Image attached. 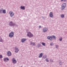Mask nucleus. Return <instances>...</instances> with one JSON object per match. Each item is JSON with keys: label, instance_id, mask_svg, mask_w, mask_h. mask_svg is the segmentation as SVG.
<instances>
[{"label": "nucleus", "instance_id": "obj_4", "mask_svg": "<svg viewBox=\"0 0 67 67\" xmlns=\"http://www.w3.org/2000/svg\"><path fill=\"white\" fill-rule=\"evenodd\" d=\"M9 26H14L15 25V24L13 23V22H12V21H10V22L9 23Z\"/></svg>", "mask_w": 67, "mask_h": 67}, {"label": "nucleus", "instance_id": "obj_18", "mask_svg": "<svg viewBox=\"0 0 67 67\" xmlns=\"http://www.w3.org/2000/svg\"><path fill=\"white\" fill-rule=\"evenodd\" d=\"M46 57H47L45 55H44L43 57V58H44V59H45V58H46Z\"/></svg>", "mask_w": 67, "mask_h": 67}, {"label": "nucleus", "instance_id": "obj_23", "mask_svg": "<svg viewBox=\"0 0 67 67\" xmlns=\"http://www.w3.org/2000/svg\"><path fill=\"white\" fill-rule=\"evenodd\" d=\"M53 38H54V39H55V38H56L55 37V36H53Z\"/></svg>", "mask_w": 67, "mask_h": 67}, {"label": "nucleus", "instance_id": "obj_1", "mask_svg": "<svg viewBox=\"0 0 67 67\" xmlns=\"http://www.w3.org/2000/svg\"><path fill=\"white\" fill-rule=\"evenodd\" d=\"M27 36H29L30 38H31V37H33V35L30 32H27Z\"/></svg>", "mask_w": 67, "mask_h": 67}, {"label": "nucleus", "instance_id": "obj_3", "mask_svg": "<svg viewBox=\"0 0 67 67\" xmlns=\"http://www.w3.org/2000/svg\"><path fill=\"white\" fill-rule=\"evenodd\" d=\"M15 52H16V53L18 52L19 51V50L18 49V48L17 47H15Z\"/></svg>", "mask_w": 67, "mask_h": 67}, {"label": "nucleus", "instance_id": "obj_2", "mask_svg": "<svg viewBox=\"0 0 67 67\" xmlns=\"http://www.w3.org/2000/svg\"><path fill=\"white\" fill-rule=\"evenodd\" d=\"M66 6V3H64L62 5V9L63 10L64 8H65Z\"/></svg>", "mask_w": 67, "mask_h": 67}, {"label": "nucleus", "instance_id": "obj_26", "mask_svg": "<svg viewBox=\"0 0 67 67\" xmlns=\"http://www.w3.org/2000/svg\"><path fill=\"white\" fill-rule=\"evenodd\" d=\"M50 61L51 62H53V61L52 60H51V59L50 60Z\"/></svg>", "mask_w": 67, "mask_h": 67}, {"label": "nucleus", "instance_id": "obj_25", "mask_svg": "<svg viewBox=\"0 0 67 67\" xmlns=\"http://www.w3.org/2000/svg\"><path fill=\"white\" fill-rule=\"evenodd\" d=\"M7 60V58H5V59H4V61H6Z\"/></svg>", "mask_w": 67, "mask_h": 67}, {"label": "nucleus", "instance_id": "obj_10", "mask_svg": "<svg viewBox=\"0 0 67 67\" xmlns=\"http://www.w3.org/2000/svg\"><path fill=\"white\" fill-rule=\"evenodd\" d=\"M2 11H3V13H6V11L5 10H0V13H1Z\"/></svg>", "mask_w": 67, "mask_h": 67}, {"label": "nucleus", "instance_id": "obj_6", "mask_svg": "<svg viewBox=\"0 0 67 67\" xmlns=\"http://www.w3.org/2000/svg\"><path fill=\"white\" fill-rule=\"evenodd\" d=\"M7 54L8 56H10L11 55L12 53L10 51H9L7 53Z\"/></svg>", "mask_w": 67, "mask_h": 67}, {"label": "nucleus", "instance_id": "obj_15", "mask_svg": "<svg viewBox=\"0 0 67 67\" xmlns=\"http://www.w3.org/2000/svg\"><path fill=\"white\" fill-rule=\"evenodd\" d=\"M50 17H53V13H52V12H51L50 13Z\"/></svg>", "mask_w": 67, "mask_h": 67}, {"label": "nucleus", "instance_id": "obj_8", "mask_svg": "<svg viewBox=\"0 0 67 67\" xmlns=\"http://www.w3.org/2000/svg\"><path fill=\"white\" fill-rule=\"evenodd\" d=\"M48 30V28H45L43 29V31L44 32H46V31Z\"/></svg>", "mask_w": 67, "mask_h": 67}, {"label": "nucleus", "instance_id": "obj_29", "mask_svg": "<svg viewBox=\"0 0 67 67\" xmlns=\"http://www.w3.org/2000/svg\"><path fill=\"white\" fill-rule=\"evenodd\" d=\"M58 47L59 46H56V48H58Z\"/></svg>", "mask_w": 67, "mask_h": 67}, {"label": "nucleus", "instance_id": "obj_19", "mask_svg": "<svg viewBox=\"0 0 67 67\" xmlns=\"http://www.w3.org/2000/svg\"><path fill=\"white\" fill-rule=\"evenodd\" d=\"M33 44V46H35V43H31V44Z\"/></svg>", "mask_w": 67, "mask_h": 67}, {"label": "nucleus", "instance_id": "obj_22", "mask_svg": "<svg viewBox=\"0 0 67 67\" xmlns=\"http://www.w3.org/2000/svg\"><path fill=\"white\" fill-rule=\"evenodd\" d=\"M3 57L2 55H0V58H2Z\"/></svg>", "mask_w": 67, "mask_h": 67}, {"label": "nucleus", "instance_id": "obj_31", "mask_svg": "<svg viewBox=\"0 0 67 67\" xmlns=\"http://www.w3.org/2000/svg\"><path fill=\"white\" fill-rule=\"evenodd\" d=\"M39 28H41V26H39Z\"/></svg>", "mask_w": 67, "mask_h": 67}, {"label": "nucleus", "instance_id": "obj_9", "mask_svg": "<svg viewBox=\"0 0 67 67\" xmlns=\"http://www.w3.org/2000/svg\"><path fill=\"white\" fill-rule=\"evenodd\" d=\"M13 63H14V64H15L17 62L15 60V59L14 58H13Z\"/></svg>", "mask_w": 67, "mask_h": 67}, {"label": "nucleus", "instance_id": "obj_27", "mask_svg": "<svg viewBox=\"0 0 67 67\" xmlns=\"http://www.w3.org/2000/svg\"><path fill=\"white\" fill-rule=\"evenodd\" d=\"M63 0L64 1H67V0H61V1H63Z\"/></svg>", "mask_w": 67, "mask_h": 67}, {"label": "nucleus", "instance_id": "obj_5", "mask_svg": "<svg viewBox=\"0 0 67 67\" xmlns=\"http://www.w3.org/2000/svg\"><path fill=\"white\" fill-rule=\"evenodd\" d=\"M14 33L13 32H12L10 33L9 36V37H14Z\"/></svg>", "mask_w": 67, "mask_h": 67}, {"label": "nucleus", "instance_id": "obj_17", "mask_svg": "<svg viewBox=\"0 0 67 67\" xmlns=\"http://www.w3.org/2000/svg\"><path fill=\"white\" fill-rule=\"evenodd\" d=\"M64 15H61V17L62 18H64Z\"/></svg>", "mask_w": 67, "mask_h": 67}, {"label": "nucleus", "instance_id": "obj_12", "mask_svg": "<svg viewBox=\"0 0 67 67\" xmlns=\"http://www.w3.org/2000/svg\"><path fill=\"white\" fill-rule=\"evenodd\" d=\"M47 38H48V39H50V40H52L53 39L52 37L48 36L47 37Z\"/></svg>", "mask_w": 67, "mask_h": 67}, {"label": "nucleus", "instance_id": "obj_24", "mask_svg": "<svg viewBox=\"0 0 67 67\" xmlns=\"http://www.w3.org/2000/svg\"><path fill=\"white\" fill-rule=\"evenodd\" d=\"M62 38H61L60 39V41H62Z\"/></svg>", "mask_w": 67, "mask_h": 67}, {"label": "nucleus", "instance_id": "obj_32", "mask_svg": "<svg viewBox=\"0 0 67 67\" xmlns=\"http://www.w3.org/2000/svg\"><path fill=\"white\" fill-rule=\"evenodd\" d=\"M21 67H22V66H21Z\"/></svg>", "mask_w": 67, "mask_h": 67}, {"label": "nucleus", "instance_id": "obj_11", "mask_svg": "<svg viewBox=\"0 0 67 67\" xmlns=\"http://www.w3.org/2000/svg\"><path fill=\"white\" fill-rule=\"evenodd\" d=\"M26 39H24V38H23L21 40V41L22 42H24L25 41H26Z\"/></svg>", "mask_w": 67, "mask_h": 67}, {"label": "nucleus", "instance_id": "obj_21", "mask_svg": "<svg viewBox=\"0 0 67 67\" xmlns=\"http://www.w3.org/2000/svg\"><path fill=\"white\" fill-rule=\"evenodd\" d=\"M41 46V44H38L37 45V46L38 47H39Z\"/></svg>", "mask_w": 67, "mask_h": 67}, {"label": "nucleus", "instance_id": "obj_13", "mask_svg": "<svg viewBox=\"0 0 67 67\" xmlns=\"http://www.w3.org/2000/svg\"><path fill=\"white\" fill-rule=\"evenodd\" d=\"M43 55V53H40V55L39 56V58H41Z\"/></svg>", "mask_w": 67, "mask_h": 67}, {"label": "nucleus", "instance_id": "obj_30", "mask_svg": "<svg viewBox=\"0 0 67 67\" xmlns=\"http://www.w3.org/2000/svg\"><path fill=\"white\" fill-rule=\"evenodd\" d=\"M51 46H53V43H51Z\"/></svg>", "mask_w": 67, "mask_h": 67}, {"label": "nucleus", "instance_id": "obj_14", "mask_svg": "<svg viewBox=\"0 0 67 67\" xmlns=\"http://www.w3.org/2000/svg\"><path fill=\"white\" fill-rule=\"evenodd\" d=\"M20 8L21 9H23V10H25V6H21Z\"/></svg>", "mask_w": 67, "mask_h": 67}, {"label": "nucleus", "instance_id": "obj_20", "mask_svg": "<svg viewBox=\"0 0 67 67\" xmlns=\"http://www.w3.org/2000/svg\"><path fill=\"white\" fill-rule=\"evenodd\" d=\"M46 61H47V62H49V61L48 59H47V58L46 59Z\"/></svg>", "mask_w": 67, "mask_h": 67}, {"label": "nucleus", "instance_id": "obj_7", "mask_svg": "<svg viewBox=\"0 0 67 67\" xmlns=\"http://www.w3.org/2000/svg\"><path fill=\"white\" fill-rule=\"evenodd\" d=\"M9 14L11 17H13V16L14 15V14L12 12H9Z\"/></svg>", "mask_w": 67, "mask_h": 67}, {"label": "nucleus", "instance_id": "obj_16", "mask_svg": "<svg viewBox=\"0 0 67 67\" xmlns=\"http://www.w3.org/2000/svg\"><path fill=\"white\" fill-rule=\"evenodd\" d=\"M42 45H43V46H46L45 43H44V42L42 43Z\"/></svg>", "mask_w": 67, "mask_h": 67}, {"label": "nucleus", "instance_id": "obj_28", "mask_svg": "<svg viewBox=\"0 0 67 67\" xmlns=\"http://www.w3.org/2000/svg\"><path fill=\"white\" fill-rule=\"evenodd\" d=\"M6 59L8 60V61L9 60V59L8 58H6Z\"/></svg>", "mask_w": 67, "mask_h": 67}]
</instances>
